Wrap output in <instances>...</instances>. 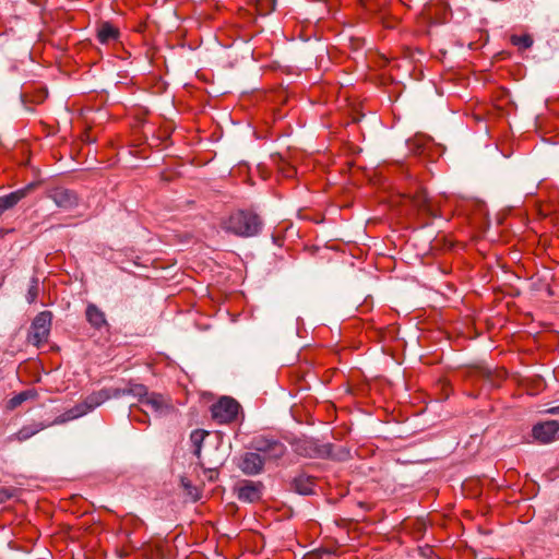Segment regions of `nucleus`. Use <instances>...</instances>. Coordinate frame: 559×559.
<instances>
[{"mask_svg": "<svg viewBox=\"0 0 559 559\" xmlns=\"http://www.w3.org/2000/svg\"><path fill=\"white\" fill-rule=\"evenodd\" d=\"M261 219L257 214L246 211L233 213L225 222L224 229L241 237H252L261 229Z\"/></svg>", "mask_w": 559, "mask_h": 559, "instance_id": "nucleus-1", "label": "nucleus"}, {"mask_svg": "<svg viewBox=\"0 0 559 559\" xmlns=\"http://www.w3.org/2000/svg\"><path fill=\"white\" fill-rule=\"evenodd\" d=\"M110 397L107 390L94 392L88 395L82 403L76 404L72 408L68 409L63 414L59 415L55 420V425L64 424L69 420L76 419L81 416L86 415L95 407L102 405L105 401Z\"/></svg>", "mask_w": 559, "mask_h": 559, "instance_id": "nucleus-2", "label": "nucleus"}, {"mask_svg": "<svg viewBox=\"0 0 559 559\" xmlns=\"http://www.w3.org/2000/svg\"><path fill=\"white\" fill-rule=\"evenodd\" d=\"M250 448L264 454V460L277 461L286 454V445L278 439L269 436H257L250 442Z\"/></svg>", "mask_w": 559, "mask_h": 559, "instance_id": "nucleus-3", "label": "nucleus"}, {"mask_svg": "<svg viewBox=\"0 0 559 559\" xmlns=\"http://www.w3.org/2000/svg\"><path fill=\"white\" fill-rule=\"evenodd\" d=\"M52 314L50 311L39 312L33 320L28 342L36 347H40L48 341L50 334Z\"/></svg>", "mask_w": 559, "mask_h": 559, "instance_id": "nucleus-4", "label": "nucleus"}, {"mask_svg": "<svg viewBox=\"0 0 559 559\" xmlns=\"http://www.w3.org/2000/svg\"><path fill=\"white\" fill-rule=\"evenodd\" d=\"M240 404L233 397L224 396L211 407L212 417L218 424H229L236 420Z\"/></svg>", "mask_w": 559, "mask_h": 559, "instance_id": "nucleus-5", "label": "nucleus"}, {"mask_svg": "<svg viewBox=\"0 0 559 559\" xmlns=\"http://www.w3.org/2000/svg\"><path fill=\"white\" fill-rule=\"evenodd\" d=\"M293 451L302 457L322 459L329 455L330 450L326 444H319L311 438H299L292 442Z\"/></svg>", "mask_w": 559, "mask_h": 559, "instance_id": "nucleus-6", "label": "nucleus"}, {"mask_svg": "<svg viewBox=\"0 0 559 559\" xmlns=\"http://www.w3.org/2000/svg\"><path fill=\"white\" fill-rule=\"evenodd\" d=\"M141 406L144 413L151 412L156 416L168 414L173 411V406L168 399L158 393H148L141 400Z\"/></svg>", "mask_w": 559, "mask_h": 559, "instance_id": "nucleus-7", "label": "nucleus"}, {"mask_svg": "<svg viewBox=\"0 0 559 559\" xmlns=\"http://www.w3.org/2000/svg\"><path fill=\"white\" fill-rule=\"evenodd\" d=\"M48 198L51 199L58 207L66 211L72 210L79 204L78 194L72 190L61 187L50 190Z\"/></svg>", "mask_w": 559, "mask_h": 559, "instance_id": "nucleus-8", "label": "nucleus"}, {"mask_svg": "<svg viewBox=\"0 0 559 559\" xmlns=\"http://www.w3.org/2000/svg\"><path fill=\"white\" fill-rule=\"evenodd\" d=\"M238 467L243 474L254 476L262 473L264 468V459L257 451L246 452L241 455Z\"/></svg>", "mask_w": 559, "mask_h": 559, "instance_id": "nucleus-9", "label": "nucleus"}, {"mask_svg": "<svg viewBox=\"0 0 559 559\" xmlns=\"http://www.w3.org/2000/svg\"><path fill=\"white\" fill-rule=\"evenodd\" d=\"M263 485L261 481L241 480L237 484V497L243 502H255L261 499Z\"/></svg>", "mask_w": 559, "mask_h": 559, "instance_id": "nucleus-10", "label": "nucleus"}, {"mask_svg": "<svg viewBox=\"0 0 559 559\" xmlns=\"http://www.w3.org/2000/svg\"><path fill=\"white\" fill-rule=\"evenodd\" d=\"M558 432L559 423L556 420L538 424L533 428V437L542 443H549L554 441Z\"/></svg>", "mask_w": 559, "mask_h": 559, "instance_id": "nucleus-11", "label": "nucleus"}, {"mask_svg": "<svg viewBox=\"0 0 559 559\" xmlns=\"http://www.w3.org/2000/svg\"><path fill=\"white\" fill-rule=\"evenodd\" d=\"M35 183H29L26 187L15 190L7 195L0 197V215L9 209L16 205L24 199L34 188Z\"/></svg>", "mask_w": 559, "mask_h": 559, "instance_id": "nucleus-12", "label": "nucleus"}, {"mask_svg": "<svg viewBox=\"0 0 559 559\" xmlns=\"http://www.w3.org/2000/svg\"><path fill=\"white\" fill-rule=\"evenodd\" d=\"M316 487V479L307 474H298L292 480V488L300 495L313 493Z\"/></svg>", "mask_w": 559, "mask_h": 559, "instance_id": "nucleus-13", "label": "nucleus"}, {"mask_svg": "<svg viewBox=\"0 0 559 559\" xmlns=\"http://www.w3.org/2000/svg\"><path fill=\"white\" fill-rule=\"evenodd\" d=\"M411 201L414 206H416L419 211L429 214L430 216H436V212L428 199L427 192L423 188H418L413 194H409Z\"/></svg>", "mask_w": 559, "mask_h": 559, "instance_id": "nucleus-14", "label": "nucleus"}, {"mask_svg": "<svg viewBox=\"0 0 559 559\" xmlns=\"http://www.w3.org/2000/svg\"><path fill=\"white\" fill-rule=\"evenodd\" d=\"M85 317L87 322L96 330H100L104 326H108L106 316L96 305L88 304L85 310Z\"/></svg>", "mask_w": 559, "mask_h": 559, "instance_id": "nucleus-15", "label": "nucleus"}, {"mask_svg": "<svg viewBox=\"0 0 559 559\" xmlns=\"http://www.w3.org/2000/svg\"><path fill=\"white\" fill-rule=\"evenodd\" d=\"M119 38V29L108 22H104L97 29V39L100 44H109Z\"/></svg>", "mask_w": 559, "mask_h": 559, "instance_id": "nucleus-16", "label": "nucleus"}, {"mask_svg": "<svg viewBox=\"0 0 559 559\" xmlns=\"http://www.w3.org/2000/svg\"><path fill=\"white\" fill-rule=\"evenodd\" d=\"M148 394L147 389L143 384L138 383H129L124 389H116L114 392V396H122V395H133L139 397V401L144 399Z\"/></svg>", "mask_w": 559, "mask_h": 559, "instance_id": "nucleus-17", "label": "nucleus"}, {"mask_svg": "<svg viewBox=\"0 0 559 559\" xmlns=\"http://www.w3.org/2000/svg\"><path fill=\"white\" fill-rule=\"evenodd\" d=\"M44 428H45V426L43 424L25 426V427L21 428L16 433H14L11 437V439L23 442V441L29 439L31 437H33L34 435H36L37 432H39L40 430H43Z\"/></svg>", "mask_w": 559, "mask_h": 559, "instance_id": "nucleus-18", "label": "nucleus"}, {"mask_svg": "<svg viewBox=\"0 0 559 559\" xmlns=\"http://www.w3.org/2000/svg\"><path fill=\"white\" fill-rule=\"evenodd\" d=\"M510 43L515 46L520 51L526 50L533 46L534 39L530 34L510 36Z\"/></svg>", "mask_w": 559, "mask_h": 559, "instance_id": "nucleus-19", "label": "nucleus"}, {"mask_svg": "<svg viewBox=\"0 0 559 559\" xmlns=\"http://www.w3.org/2000/svg\"><path fill=\"white\" fill-rule=\"evenodd\" d=\"M36 395H37V393L34 390H26V391L20 392L19 394L14 395L12 399L9 400L8 407L10 409H14L17 406H20L23 402H25L29 399H35Z\"/></svg>", "mask_w": 559, "mask_h": 559, "instance_id": "nucleus-20", "label": "nucleus"}, {"mask_svg": "<svg viewBox=\"0 0 559 559\" xmlns=\"http://www.w3.org/2000/svg\"><path fill=\"white\" fill-rule=\"evenodd\" d=\"M207 431L205 430H201V429H197V430H193L191 432V436H190V439H191V442L193 443V445L195 447V450H194V454L197 456H200V453H201V444L204 440V438L207 436Z\"/></svg>", "mask_w": 559, "mask_h": 559, "instance_id": "nucleus-21", "label": "nucleus"}, {"mask_svg": "<svg viewBox=\"0 0 559 559\" xmlns=\"http://www.w3.org/2000/svg\"><path fill=\"white\" fill-rule=\"evenodd\" d=\"M39 294V281L37 277H32L29 287L27 289L26 299L28 304L35 302Z\"/></svg>", "mask_w": 559, "mask_h": 559, "instance_id": "nucleus-22", "label": "nucleus"}, {"mask_svg": "<svg viewBox=\"0 0 559 559\" xmlns=\"http://www.w3.org/2000/svg\"><path fill=\"white\" fill-rule=\"evenodd\" d=\"M15 489L13 488H1L0 489V503H3L14 496Z\"/></svg>", "mask_w": 559, "mask_h": 559, "instance_id": "nucleus-23", "label": "nucleus"}, {"mask_svg": "<svg viewBox=\"0 0 559 559\" xmlns=\"http://www.w3.org/2000/svg\"><path fill=\"white\" fill-rule=\"evenodd\" d=\"M181 484L187 489H191L192 488L191 485L189 484V481H187L185 478L181 480Z\"/></svg>", "mask_w": 559, "mask_h": 559, "instance_id": "nucleus-24", "label": "nucleus"}, {"mask_svg": "<svg viewBox=\"0 0 559 559\" xmlns=\"http://www.w3.org/2000/svg\"><path fill=\"white\" fill-rule=\"evenodd\" d=\"M550 414H559V405L548 411Z\"/></svg>", "mask_w": 559, "mask_h": 559, "instance_id": "nucleus-25", "label": "nucleus"}]
</instances>
